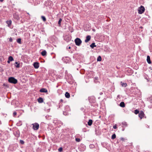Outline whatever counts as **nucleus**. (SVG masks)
Masks as SVG:
<instances>
[{
	"label": "nucleus",
	"instance_id": "1",
	"mask_svg": "<svg viewBox=\"0 0 152 152\" xmlns=\"http://www.w3.org/2000/svg\"><path fill=\"white\" fill-rule=\"evenodd\" d=\"M8 81L11 83L15 84L18 82V80L13 77H11L9 78Z\"/></svg>",
	"mask_w": 152,
	"mask_h": 152
},
{
	"label": "nucleus",
	"instance_id": "2",
	"mask_svg": "<svg viewBox=\"0 0 152 152\" xmlns=\"http://www.w3.org/2000/svg\"><path fill=\"white\" fill-rule=\"evenodd\" d=\"M145 8L142 6H140V7L138 8V13L139 14H141L144 12L145 11Z\"/></svg>",
	"mask_w": 152,
	"mask_h": 152
},
{
	"label": "nucleus",
	"instance_id": "3",
	"mask_svg": "<svg viewBox=\"0 0 152 152\" xmlns=\"http://www.w3.org/2000/svg\"><path fill=\"white\" fill-rule=\"evenodd\" d=\"M75 44L77 46H80L82 43V41L78 38H76L75 40Z\"/></svg>",
	"mask_w": 152,
	"mask_h": 152
},
{
	"label": "nucleus",
	"instance_id": "4",
	"mask_svg": "<svg viewBox=\"0 0 152 152\" xmlns=\"http://www.w3.org/2000/svg\"><path fill=\"white\" fill-rule=\"evenodd\" d=\"M32 125H33V129L34 130H37L39 127V124L37 123H35L34 124H32Z\"/></svg>",
	"mask_w": 152,
	"mask_h": 152
},
{
	"label": "nucleus",
	"instance_id": "5",
	"mask_svg": "<svg viewBox=\"0 0 152 152\" xmlns=\"http://www.w3.org/2000/svg\"><path fill=\"white\" fill-rule=\"evenodd\" d=\"M144 115V113L142 111H140L138 115L140 119H142Z\"/></svg>",
	"mask_w": 152,
	"mask_h": 152
},
{
	"label": "nucleus",
	"instance_id": "6",
	"mask_svg": "<svg viewBox=\"0 0 152 152\" xmlns=\"http://www.w3.org/2000/svg\"><path fill=\"white\" fill-rule=\"evenodd\" d=\"M38 62H36L33 64V66L35 69H38L39 67V64Z\"/></svg>",
	"mask_w": 152,
	"mask_h": 152
},
{
	"label": "nucleus",
	"instance_id": "7",
	"mask_svg": "<svg viewBox=\"0 0 152 152\" xmlns=\"http://www.w3.org/2000/svg\"><path fill=\"white\" fill-rule=\"evenodd\" d=\"M13 17L16 20H19V18L18 15L16 13L13 14Z\"/></svg>",
	"mask_w": 152,
	"mask_h": 152
},
{
	"label": "nucleus",
	"instance_id": "8",
	"mask_svg": "<svg viewBox=\"0 0 152 152\" xmlns=\"http://www.w3.org/2000/svg\"><path fill=\"white\" fill-rule=\"evenodd\" d=\"M86 39L85 40V42H88L91 39V37L90 35H88L86 37Z\"/></svg>",
	"mask_w": 152,
	"mask_h": 152
},
{
	"label": "nucleus",
	"instance_id": "9",
	"mask_svg": "<svg viewBox=\"0 0 152 152\" xmlns=\"http://www.w3.org/2000/svg\"><path fill=\"white\" fill-rule=\"evenodd\" d=\"M39 91L41 92L47 93L48 92V90L45 88H42L40 89Z\"/></svg>",
	"mask_w": 152,
	"mask_h": 152
},
{
	"label": "nucleus",
	"instance_id": "10",
	"mask_svg": "<svg viewBox=\"0 0 152 152\" xmlns=\"http://www.w3.org/2000/svg\"><path fill=\"white\" fill-rule=\"evenodd\" d=\"M147 61L148 64H151V63L150 57L149 56H147Z\"/></svg>",
	"mask_w": 152,
	"mask_h": 152
},
{
	"label": "nucleus",
	"instance_id": "11",
	"mask_svg": "<svg viewBox=\"0 0 152 152\" xmlns=\"http://www.w3.org/2000/svg\"><path fill=\"white\" fill-rule=\"evenodd\" d=\"M37 100L38 102L39 103H42L43 102V99L41 97H39V98L37 99Z\"/></svg>",
	"mask_w": 152,
	"mask_h": 152
},
{
	"label": "nucleus",
	"instance_id": "12",
	"mask_svg": "<svg viewBox=\"0 0 152 152\" xmlns=\"http://www.w3.org/2000/svg\"><path fill=\"white\" fill-rule=\"evenodd\" d=\"M6 23L8 25V26L10 27L12 24V21L11 20L6 21Z\"/></svg>",
	"mask_w": 152,
	"mask_h": 152
},
{
	"label": "nucleus",
	"instance_id": "13",
	"mask_svg": "<svg viewBox=\"0 0 152 152\" xmlns=\"http://www.w3.org/2000/svg\"><path fill=\"white\" fill-rule=\"evenodd\" d=\"M94 97H90L89 98V100L90 102H94Z\"/></svg>",
	"mask_w": 152,
	"mask_h": 152
},
{
	"label": "nucleus",
	"instance_id": "14",
	"mask_svg": "<svg viewBox=\"0 0 152 152\" xmlns=\"http://www.w3.org/2000/svg\"><path fill=\"white\" fill-rule=\"evenodd\" d=\"M92 123H93L92 120L91 119H89L88 120V124L89 126H91L92 124Z\"/></svg>",
	"mask_w": 152,
	"mask_h": 152
},
{
	"label": "nucleus",
	"instance_id": "15",
	"mask_svg": "<svg viewBox=\"0 0 152 152\" xmlns=\"http://www.w3.org/2000/svg\"><path fill=\"white\" fill-rule=\"evenodd\" d=\"M119 105L120 107H125V103H124V102H121L120 103Z\"/></svg>",
	"mask_w": 152,
	"mask_h": 152
},
{
	"label": "nucleus",
	"instance_id": "16",
	"mask_svg": "<svg viewBox=\"0 0 152 152\" xmlns=\"http://www.w3.org/2000/svg\"><path fill=\"white\" fill-rule=\"evenodd\" d=\"M64 108L65 109V111H69L70 110L69 106L67 105Z\"/></svg>",
	"mask_w": 152,
	"mask_h": 152
},
{
	"label": "nucleus",
	"instance_id": "17",
	"mask_svg": "<svg viewBox=\"0 0 152 152\" xmlns=\"http://www.w3.org/2000/svg\"><path fill=\"white\" fill-rule=\"evenodd\" d=\"M65 95L66 98H69L70 97V94L68 92H66Z\"/></svg>",
	"mask_w": 152,
	"mask_h": 152
},
{
	"label": "nucleus",
	"instance_id": "18",
	"mask_svg": "<svg viewBox=\"0 0 152 152\" xmlns=\"http://www.w3.org/2000/svg\"><path fill=\"white\" fill-rule=\"evenodd\" d=\"M46 53L47 52L45 50L41 52V54L43 56H46Z\"/></svg>",
	"mask_w": 152,
	"mask_h": 152
},
{
	"label": "nucleus",
	"instance_id": "19",
	"mask_svg": "<svg viewBox=\"0 0 152 152\" xmlns=\"http://www.w3.org/2000/svg\"><path fill=\"white\" fill-rule=\"evenodd\" d=\"M14 64L16 68H19L20 67V64L18 63V62H16Z\"/></svg>",
	"mask_w": 152,
	"mask_h": 152
},
{
	"label": "nucleus",
	"instance_id": "20",
	"mask_svg": "<svg viewBox=\"0 0 152 152\" xmlns=\"http://www.w3.org/2000/svg\"><path fill=\"white\" fill-rule=\"evenodd\" d=\"M121 84L122 86L123 87H126L127 86V84L126 83H124L121 82Z\"/></svg>",
	"mask_w": 152,
	"mask_h": 152
},
{
	"label": "nucleus",
	"instance_id": "21",
	"mask_svg": "<svg viewBox=\"0 0 152 152\" xmlns=\"http://www.w3.org/2000/svg\"><path fill=\"white\" fill-rule=\"evenodd\" d=\"M90 46L91 48H93L94 47H96V45H95V43H93L90 45Z\"/></svg>",
	"mask_w": 152,
	"mask_h": 152
},
{
	"label": "nucleus",
	"instance_id": "22",
	"mask_svg": "<svg viewBox=\"0 0 152 152\" xmlns=\"http://www.w3.org/2000/svg\"><path fill=\"white\" fill-rule=\"evenodd\" d=\"M17 42L19 44H21V39L20 38H18L17 39Z\"/></svg>",
	"mask_w": 152,
	"mask_h": 152
},
{
	"label": "nucleus",
	"instance_id": "23",
	"mask_svg": "<svg viewBox=\"0 0 152 152\" xmlns=\"http://www.w3.org/2000/svg\"><path fill=\"white\" fill-rule=\"evenodd\" d=\"M97 61H100L102 60V58L100 56H99L97 59Z\"/></svg>",
	"mask_w": 152,
	"mask_h": 152
},
{
	"label": "nucleus",
	"instance_id": "24",
	"mask_svg": "<svg viewBox=\"0 0 152 152\" xmlns=\"http://www.w3.org/2000/svg\"><path fill=\"white\" fill-rule=\"evenodd\" d=\"M122 124L124 126V127H127V124L126 122H122Z\"/></svg>",
	"mask_w": 152,
	"mask_h": 152
},
{
	"label": "nucleus",
	"instance_id": "25",
	"mask_svg": "<svg viewBox=\"0 0 152 152\" xmlns=\"http://www.w3.org/2000/svg\"><path fill=\"white\" fill-rule=\"evenodd\" d=\"M16 134H15V136L17 137H18L20 136V133L19 131H17L16 132Z\"/></svg>",
	"mask_w": 152,
	"mask_h": 152
},
{
	"label": "nucleus",
	"instance_id": "26",
	"mask_svg": "<svg viewBox=\"0 0 152 152\" xmlns=\"http://www.w3.org/2000/svg\"><path fill=\"white\" fill-rule=\"evenodd\" d=\"M8 59L10 61H13L14 59L12 56H10L8 58Z\"/></svg>",
	"mask_w": 152,
	"mask_h": 152
},
{
	"label": "nucleus",
	"instance_id": "27",
	"mask_svg": "<svg viewBox=\"0 0 152 152\" xmlns=\"http://www.w3.org/2000/svg\"><path fill=\"white\" fill-rule=\"evenodd\" d=\"M148 100L151 103H152V96L149 98Z\"/></svg>",
	"mask_w": 152,
	"mask_h": 152
},
{
	"label": "nucleus",
	"instance_id": "28",
	"mask_svg": "<svg viewBox=\"0 0 152 152\" xmlns=\"http://www.w3.org/2000/svg\"><path fill=\"white\" fill-rule=\"evenodd\" d=\"M116 136L115 134H113L111 137V138L112 139H114L116 138Z\"/></svg>",
	"mask_w": 152,
	"mask_h": 152
},
{
	"label": "nucleus",
	"instance_id": "29",
	"mask_svg": "<svg viewBox=\"0 0 152 152\" xmlns=\"http://www.w3.org/2000/svg\"><path fill=\"white\" fill-rule=\"evenodd\" d=\"M62 19L61 18H60L58 22V24L59 25V26H60V25L61 24V22L62 21Z\"/></svg>",
	"mask_w": 152,
	"mask_h": 152
},
{
	"label": "nucleus",
	"instance_id": "30",
	"mask_svg": "<svg viewBox=\"0 0 152 152\" xmlns=\"http://www.w3.org/2000/svg\"><path fill=\"white\" fill-rule=\"evenodd\" d=\"M41 18H42V20L44 21H45L46 20V18L44 16H41Z\"/></svg>",
	"mask_w": 152,
	"mask_h": 152
},
{
	"label": "nucleus",
	"instance_id": "31",
	"mask_svg": "<svg viewBox=\"0 0 152 152\" xmlns=\"http://www.w3.org/2000/svg\"><path fill=\"white\" fill-rule=\"evenodd\" d=\"M134 113L135 114H137L139 113V112L138 110L136 109L134 110Z\"/></svg>",
	"mask_w": 152,
	"mask_h": 152
},
{
	"label": "nucleus",
	"instance_id": "32",
	"mask_svg": "<svg viewBox=\"0 0 152 152\" xmlns=\"http://www.w3.org/2000/svg\"><path fill=\"white\" fill-rule=\"evenodd\" d=\"M20 143L22 144H23L24 143V142L22 140H20L19 141Z\"/></svg>",
	"mask_w": 152,
	"mask_h": 152
},
{
	"label": "nucleus",
	"instance_id": "33",
	"mask_svg": "<svg viewBox=\"0 0 152 152\" xmlns=\"http://www.w3.org/2000/svg\"><path fill=\"white\" fill-rule=\"evenodd\" d=\"M58 151L59 152H61L62 151H63L62 148V147L59 148L58 149Z\"/></svg>",
	"mask_w": 152,
	"mask_h": 152
},
{
	"label": "nucleus",
	"instance_id": "34",
	"mask_svg": "<svg viewBox=\"0 0 152 152\" xmlns=\"http://www.w3.org/2000/svg\"><path fill=\"white\" fill-rule=\"evenodd\" d=\"M75 140L77 142H79L80 141V138H75Z\"/></svg>",
	"mask_w": 152,
	"mask_h": 152
},
{
	"label": "nucleus",
	"instance_id": "35",
	"mask_svg": "<svg viewBox=\"0 0 152 152\" xmlns=\"http://www.w3.org/2000/svg\"><path fill=\"white\" fill-rule=\"evenodd\" d=\"M17 115V113L16 112H14L13 113V116H15Z\"/></svg>",
	"mask_w": 152,
	"mask_h": 152
},
{
	"label": "nucleus",
	"instance_id": "36",
	"mask_svg": "<svg viewBox=\"0 0 152 152\" xmlns=\"http://www.w3.org/2000/svg\"><path fill=\"white\" fill-rule=\"evenodd\" d=\"M117 126L116 125H115L114 126H113V128L114 129H116L117 128Z\"/></svg>",
	"mask_w": 152,
	"mask_h": 152
},
{
	"label": "nucleus",
	"instance_id": "37",
	"mask_svg": "<svg viewBox=\"0 0 152 152\" xmlns=\"http://www.w3.org/2000/svg\"><path fill=\"white\" fill-rule=\"evenodd\" d=\"M9 41H10V42H12V38L10 37L9 39Z\"/></svg>",
	"mask_w": 152,
	"mask_h": 152
},
{
	"label": "nucleus",
	"instance_id": "38",
	"mask_svg": "<svg viewBox=\"0 0 152 152\" xmlns=\"http://www.w3.org/2000/svg\"><path fill=\"white\" fill-rule=\"evenodd\" d=\"M120 140H122V141H124V140H125V139L124 138H123V137H121V138H120Z\"/></svg>",
	"mask_w": 152,
	"mask_h": 152
},
{
	"label": "nucleus",
	"instance_id": "39",
	"mask_svg": "<svg viewBox=\"0 0 152 152\" xmlns=\"http://www.w3.org/2000/svg\"><path fill=\"white\" fill-rule=\"evenodd\" d=\"M10 61H10L9 60H8L7 61V62L8 63H10Z\"/></svg>",
	"mask_w": 152,
	"mask_h": 152
},
{
	"label": "nucleus",
	"instance_id": "40",
	"mask_svg": "<svg viewBox=\"0 0 152 152\" xmlns=\"http://www.w3.org/2000/svg\"><path fill=\"white\" fill-rule=\"evenodd\" d=\"M120 95H118L117 96V98H120Z\"/></svg>",
	"mask_w": 152,
	"mask_h": 152
},
{
	"label": "nucleus",
	"instance_id": "41",
	"mask_svg": "<svg viewBox=\"0 0 152 152\" xmlns=\"http://www.w3.org/2000/svg\"><path fill=\"white\" fill-rule=\"evenodd\" d=\"M102 94H103V93H102V92H100V93H99V94H100V95H102Z\"/></svg>",
	"mask_w": 152,
	"mask_h": 152
},
{
	"label": "nucleus",
	"instance_id": "42",
	"mask_svg": "<svg viewBox=\"0 0 152 152\" xmlns=\"http://www.w3.org/2000/svg\"><path fill=\"white\" fill-rule=\"evenodd\" d=\"M4 0H0V1L1 2H2Z\"/></svg>",
	"mask_w": 152,
	"mask_h": 152
},
{
	"label": "nucleus",
	"instance_id": "43",
	"mask_svg": "<svg viewBox=\"0 0 152 152\" xmlns=\"http://www.w3.org/2000/svg\"><path fill=\"white\" fill-rule=\"evenodd\" d=\"M60 101L62 102H63V100L62 99H61V100H60Z\"/></svg>",
	"mask_w": 152,
	"mask_h": 152
},
{
	"label": "nucleus",
	"instance_id": "44",
	"mask_svg": "<svg viewBox=\"0 0 152 152\" xmlns=\"http://www.w3.org/2000/svg\"><path fill=\"white\" fill-rule=\"evenodd\" d=\"M68 48L69 49H70L71 48V47H69Z\"/></svg>",
	"mask_w": 152,
	"mask_h": 152
},
{
	"label": "nucleus",
	"instance_id": "45",
	"mask_svg": "<svg viewBox=\"0 0 152 152\" xmlns=\"http://www.w3.org/2000/svg\"><path fill=\"white\" fill-rule=\"evenodd\" d=\"M145 78L146 79V80H147V81H148V79L147 78Z\"/></svg>",
	"mask_w": 152,
	"mask_h": 152
},
{
	"label": "nucleus",
	"instance_id": "46",
	"mask_svg": "<svg viewBox=\"0 0 152 152\" xmlns=\"http://www.w3.org/2000/svg\"><path fill=\"white\" fill-rule=\"evenodd\" d=\"M94 146L93 145H90V146Z\"/></svg>",
	"mask_w": 152,
	"mask_h": 152
},
{
	"label": "nucleus",
	"instance_id": "47",
	"mask_svg": "<svg viewBox=\"0 0 152 152\" xmlns=\"http://www.w3.org/2000/svg\"><path fill=\"white\" fill-rule=\"evenodd\" d=\"M65 113V112H63V114H64V113Z\"/></svg>",
	"mask_w": 152,
	"mask_h": 152
},
{
	"label": "nucleus",
	"instance_id": "48",
	"mask_svg": "<svg viewBox=\"0 0 152 152\" xmlns=\"http://www.w3.org/2000/svg\"><path fill=\"white\" fill-rule=\"evenodd\" d=\"M1 124V121H0V125Z\"/></svg>",
	"mask_w": 152,
	"mask_h": 152
},
{
	"label": "nucleus",
	"instance_id": "49",
	"mask_svg": "<svg viewBox=\"0 0 152 152\" xmlns=\"http://www.w3.org/2000/svg\"><path fill=\"white\" fill-rule=\"evenodd\" d=\"M95 79H97V78H96V77H95Z\"/></svg>",
	"mask_w": 152,
	"mask_h": 152
},
{
	"label": "nucleus",
	"instance_id": "50",
	"mask_svg": "<svg viewBox=\"0 0 152 152\" xmlns=\"http://www.w3.org/2000/svg\"><path fill=\"white\" fill-rule=\"evenodd\" d=\"M60 105H59V108H60Z\"/></svg>",
	"mask_w": 152,
	"mask_h": 152
},
{
	"label": "nucleus",
	"instance_id": "51",
	"mask_svg": "<svg viewBox=\"0 0 152 152\" xmlns=\"http://www.w3.org/2000/svg\"><path fill=\"white\" fill-rule=\"evenodd\" d=\"M27 14H28V15H29V14L28 13H27Z\"/></svg>",
	"mask_w": 152,
	"mask_h": 152
}]
</instances>
